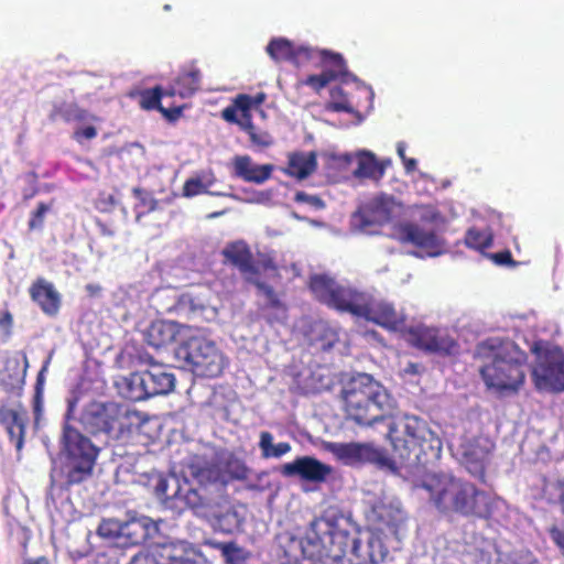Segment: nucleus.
<instances>
[{
    "label": "nucleus",
    "instance_id": "f257e3e1",
    "mask_svg": "<svg viewBox=\"0 0 564 564\" xmlns=\"http://www.w3.org/2000/svg\"><path fill=\"white\" fill-rule=\"evenodd\" d=\"M341 517L332 510L324 511L311 521L304 539H292L284 549L286 564H302L304 560L340 562L350 547L351 564H359L367 560L365 551L356 550L357 539H352L348 531L339 528Z\"/></svg>",
    "mask_w": 564,
    "mask_h": 564
},
{
    "label": "nucleus",
    "instance_id": "f03ea898",
    "mask_svg": "<svg viewBox=\"0 0 564 564\" xmlns=\"http://www.w3.org/2000/svg\"><path fill=\"white\" fill-rule=\"evenodd\" d=\"M421 486L429 494L430 502L444 516L491 520L505 506L498 496L445 474L426 475Z\"/></svg>",
    "mask_w": 564,
    "mask_h": 564
},
{
    "label": "nucleus",
    "instance_id": "7ed1b4c3",
    "mask_svg": "<svg viewBox=\"0 0 564 564\" xmlns=\"http://www.w3.org/2000/svg\"><path fill=\"white\" fill-rule=\"evenodd\" d=\"M191 475L196 479V485L185 482L180 485L174 479L175 489L173 494H169V479L161 473H152L149 477V486L153 488V492L158 499L162 501L166 509L172 510L176 514L191 509L199 512L212 506L215 500V489L218 488L216 482L205 484V479L216 477L215 466L204 456L193 455L187 463Z\"/></svg>",
    "mask_w": 564,
    "mask_h": 564
},
{
    "label": "nucleus",
    "instance_id": "20e7f679",
    "mask_svg": "<svg viewBox=\"0 0 564 564\" xmlns=\"http://www.w3.org/2000/svg\"><path fill=\"white\" fill-rule=\"evenodd\" d=\"M346 419L369 427L390 417L393 400L388 390L371 375L352 376L341 390Z\"/></svg>",
    "mask_w": 564,
    "mask_h": 564
},
{
    "label": "nucleus",
    "instance_id": "39448f33",
    "mask_svg": "<svg viewBox=\"0 0 564 564\" xmlns=\"http://www.w3.org/2000/svg\"><path fill=\"white\" fill-rule=\"evenodd\" d=\"M387 437L392 447L393 465L426 466L440 457L441 441L417 416H404L400 422L390 423Z\"/></svg>",
    "mask_w": 564,
    "mask_h": 564
},
{
    "label": "nucleus",
    "instance_id": "423d86ee",
    "mask_svg": "<svg viewBox=\"0 0 564 564\" xmlns=\"http://www.w3.org/2000/svg\"><path fill=\"white\" fill-rule=\"evenodd\" d=\"M76 403V399L68 401L65 414L66 423L62 434V445L66 457L64 477L67 488L80 485L93 476L99 455V448L90 438L68 423L74 415Z\"/></svg>",
    "mask_w": 564,
    "mask_h": 564
},
{
    "label": "nucleus",
    "instance_id": "0eeeda50",
    "mask_svg": "<svg viewBox=\"0 0 564 564\" xmlns=\"http://www.w3.org/2000/svg\"><path fill=\"white\" fill-rule=\"evenodd\" d=\"M527 359V354L514 343H501L491 362L480 369L485 384L500 393L518 392L524 383Z\"/></svg>",
    "mask_w": 564,
    "mask_h": 564
},
{
    "label": "nucleus",
    "instance_id": "6e6552de",
    "mask_svg": "<svg viewBox=\"0 0 564 564\" xmlns=\"http://www.w3.org/2000/svg\"><path fill=\"white\" fill-rule=\"evenodd\" d=\"M182 367L202 378H218L228 366V359L216 343L205 337L191 336L175 349Z\"/></svg>",
    "mask_w": 564,
    "mask_h": 564
},
{
    "label": "nucleus",
    "instance_id": "1a4fd4ad",
    "mask_svg": "<svg viewBox=\"0 0 564 564\" xmlns=\"http://www.w3.org/2000/svg\"><path fill=\"white\" fill-rule=\"evenodd\" d=\"M404 340L412 347L425 352L451 356L457 351V341L437 327L419 324L403 332Z\"/></svg>",
    "mask_w": 564,
    "mask_h": 564
},
{
    "label": "nucleus",
    "instance_id": "9d476101",
    "mask_svg": "<svg viewBox=\"0 0 564 564\" xmlns=\"http://www.w3.org/2000/svg\"><path fill=\"white\" fill-rule=\"evenodd\" d=\"M200 553L187 543H167L135 554L129 564H199Z\"/></svg>",
    "mask_w": 564,
    "mask_h": 564
},
{
    "label": "nucleus",
    "instance_id": "9b49d317",
    "mask_svg": "<svg viewBox=\"0 0 564 564\" xmlns=\"http://www.w3.org/2000/svg\"><path fill=\"white\" fill-rule=\"evenodd\" d=\"M225 263H229L237 268L245 281L248 278H256L260 273V269L270 270L278 275V265L271 258H264L257 262L249 245L243 240L232 241L226 245L221 250Z\"/></svg>",
    "mask_w": 564,
    "mask_h": 564
},
{
    "label": "nucleus",
    "instance_id": "f8f14e48",
    "mask_svg": "<svg viewBox=\"0 0 564 564\" xmlns=\"http://www.w3.org/2000/svg\"><path fill=\"white\" fill-rule=\"evenodd\" d=\"M536 386L564 391V352L560 348L545 350L532 372Z\"/></svg>",
    "mask_w": 564,
    "mask_h": 564
},
{
    "label": "nucleus",
    "instance_id": "ddd939ff",
    "mask_svg": "<svg viewBox=\"0 0 564 564\" xmlns=\"http://www.w3.org/2000/svg\"><path fill=\"white\" fill-rule=\"evenodd\" d=\"M267 53L278 63L291 62L295 66L315 58V48L306 45H295L284 37L272 39L267 46Z\"/></svg>",
    "mask_w": 564,
    "mask_h": 564
},
{
    "label": "nucleus",
    "instance_id": "4468645a",
    "mask_svg": "<svg viewBox=\"0 0 564 564\" xmlns=\"http://www.w3.org/2000/svg\"><path fill=\"white\" fill-rule=\"evenodd\" d=\"M393 236L402 243H411L421 249H437L442 240L434 229H426L412 221H402L394 226Z\"/></svg>",
    "mask_w": 564,
    "mask_h": 564
},
{
    "label": "nucleus",
    "instance_id": "2eb2a0df",
    "mask_svg": "<svg viewBox=\"0 0 564 564\" xmlns=\"http://www.w3.org/2000/svg\"><path fill=\"white\" fill-rule=\"evenodd\" d=\"M28 422V411L23 404L18 403L14 409L6 404L0 405V424L4 427L10 441L14 443L19 452L24 445Z\"/></svg>",
    "mask_w": 564,
    "mask_h": 564
},
{
    "label": "nucleus",
    "instance_id": "dca6fc26",
    "mask_svg": "<svg viewBox=\"0 0 564 564\" xmlns=\"http://www.w3.org/2000/svg\"><path fill=\"white\" fill-rule=\"evenodd\" d=\"M360 317L390 330H399L404 325L405 318L398 313L392 304L383 301H372L369 296Z\"/></svg>",
    "mask_w": 564,
    "mask_h": 564
},
{
    "label": "nucleus",
    "instance_id": "f3484780",
    "mask_svg": "<svg viewBox=\"0 0 564 564\" xmlns=\"http://www.w3.org/2000/svg\"><path fill=\"white\" fill-rule=\"evenodd\" d=\"M333 469L329 465L311 457H297L292 463H286L282 467L284 476H300L302 479L313 482H323L332 474Z\"/></svg>",
    "mask_w": 564,
    "mask_h": 564
},
{
    "label": "nucleus",
    "instance_id": "a211bd4d",
    "mask_svg": "<svg viewBox=\"0 0 564 564\" xmlns=\"http://www.w3.org/2000/svg\"><path fill=\"white\" fill-rule=\"evenodd\" d=\"M487 441L481 438H471L462 446V463L473 477L481 480L485 478L490 455V448L487 446Z\"/></svg>",
    "mask_w": 564,
    "mask_h": 564
},
{
    "label": "nucleus",
    "instance_id": "6ab92c4d",
    "mask_svg": "<svg viewBox=\"0 0 564 564\" xmlns=\"http://www.w3.org/2000/svg\"><path fill=\"white\" fill-rule=\"evenodd\" d=\"M192 327L173 321L155 319L144 332L148 345L160 349L175 341L183 332L192 333Z\"/></svg>",
    "mask_w": 564,
    "mask_h": 564
},
{
    "label": "nucleus",
    "instance_id": "aec40b11",
    "mask_svg": "<svg viewBox=\"0 0 564 564\" xmlns=\"http://www.w3.org/2000/svg\"><path fill=\"white\" fill-rule=\"evenodd\" d=\"M248 283L253 284L267 300V302L260 308L262 317L265 319V322L270 325L285 322L288 317V307L279 299V295L274 289L271 285L262 282L258 276L248 278Z\"/></svg>",
    "mask_w": 564,
    "mask_h": 564
},
{
    "label": "nucleus",
    "instance_id": "412c9836",
    "mask_svg": "<svg viewBox=\"0 0 564 564\" xmlns=\"http://www.w3.org/2000/svg\"><path fill=\"white\" fill-rule=\"evenodd\" d=\"M354 218L362 229L382 226L391 218V203L384 197H376L359 208Z\"/></svg>",
    "mask_w": 564,
    "mask_h": 564
},
{
    "label": "nucleus",
    "instance_id": "4be33fe9",
    "mask_svg": "<svg viewBox=\"0 0 564 564\" xmlns=\"http://www.w3.org/2000/svg\"><path fill=\"white\" fill-rule=\"evenodd\" d=\"M272 164H256L249 155H236L232 159L234 175L247 183L262 184L272 176Z\"/></svg>",
    "mask_w": 564,
    "mask_h": 564
},
{
    "label": "nucleus",
    "instance_id": "5701e85b",
    "mask_svg": "<svg viewBox=\"0 0 564 564\" xmlns=\"http://www.w3.org/2000/svg\"><path fill=\"white\" fill-rule=\"evenodd\" d=\"M31 300L36 303L43 313L50 316L57 314L61 307V294L55 290L53 283L44 278H37L30 286Z\"/></svg>",
    "mask_w": 564,
    "mask_h": 564
},
{
    "label": "nucleus",
    "instance_id": "b1692460",
    "mask_svg": "<svg viewBox=\"0 0 564 564\" xmlns=\"http://www.w3.org/2000/svg\"><path fill=\"white\" fill-rule=\"evenodd\" d=\"M367 296L368 294L354 288L338 284L328 306L360 317Z\"/></svg>",
    "mask_w": 564,
    "mask_h": 564
},
{
    "label": "nucleus",
    "instance_id": "393cba45",
    "mask_svg": "<svg viewBox=\"0 0 564 564\" xmlns=\"http://www.w3.org/2000/svg\"><path fill=\"white\" fill-rule=\"evenodd\" d=\"M109 411L110 402H91L82 412L79 421L93 434H107L110 424Z\"/></svg>",
    "mask_w": 564,
    "mask_h": 564
},
{
    "label": "nucleus",
    "instance_id": "a878e982",
    "mask_svg": "<svg viewBox=\"0 0 564 564\" xmlns=\"http://www.w3.org/2000/svg\"><path fill=\"white\" fill-rule=\"evenodd\" d=\"M202 74L195 66H189L181 70L178 76L166 87L169 97L180 96L187 98L193 96L200 85Z\"/></svg>",
    "mask_w": 564,
    "mask_h": 564
},
{
    "label": "nucleus",
    "instance_id": "bb28decb",
    "mask_svg": "<svg viewBox=\"0 0 564 564\" xmlns=\"http://www.w3.org/2000/svg\"><path fill=\"white\" fill-rule=\"evenodd\" d=\"M317 169V155L311 152H292L288 156L284 173L297 180H305Z\"/></svg>",
    "mask_w": 564,
    "mask_h": 564
},
{
    "label": "nucleus",
    "instance_id": "cd10ccee",
    "mask_svg": "<svg viewBox=\"0 0 564 564\" xmlns=\"http://www.w3.org/2000/svg\"><path fill=\"white\" fill-rule=\"evenodd\" d=\"M145 379L150 398L170 393L175 386L174 375L166 372L161 367L145 370Z\"/></svg>",
    "mask_w": 564,
    "mask_h": 564
},
{
    "label": "nucleus",
    "instance_id": "c85d7f7f",
    "mask_svg": "<svg viewBox=\"0 0 564 564\" xmlns=\"http://www.w3.org/2000/svg\"><path fill=\"white\" fill-rule=\"evenodd\" d=\"M318 59L324 70L338 79L347 74V65L341 54L327 50L315 48V58Z\"/></svg>",
    "mask_w": 564,
    "mask_h": 564
},
{
    "label": "nucleus",
    "instance_id": "c756f323",
    "mask_svg": "<svg viewBox=\"0 0 564 564\" xmlns=\"http://www.w3.org/2000/svg\"><path fill=\"white\" fill-rule=\"evenodd\" d=\"M147 538V529L140 520L122 522L118 547H130L142 543Z\"/></svg>",
    "mask_w": 564,
    "mask_h": 564
},
{
    "label": "nucleus",
    "instance_id": "7c9ffc66",
    "mask_svg": "<svg viewBox=\"0 0 564 564\" xmlns=\"http://www.w3.org/2000/svg\"><path fill=\"white\" fill-rule=\"evenodd\" d=\"M354 174L358 177L380 178L384 174V166L373 153L362 151L358 154V166Z\"/></svg>",
    "mask_w": 564,
    "mask_h": 564
},
{
    "label": "nucleus",
    "instance_id": "2f4dec72",
    "mask_svg": "<svg viewBox=\"0 0 564 564\" xmlns=\"http://www.w3.org/2000/svg\"><path fill=\"white\" fill-rule=\"evenodd\" d=\"M145 381L144 371L132 372L128 378H126L124 397L133 402L149 399L150 395Z\"/></svg>",
    "mask_w": 564,
    "mask_h": 564
},
{
    "label": "nucleus",
    "instance_id": "473e14b6",
    "mask_svg": "<svg viewBox=\"0 0 564 564\" xmlns=\"http://www.w3.org/2000/svg\"><path fill=\"white\" fill-rule=\"evenodd\" d=\"M338 283L327 275H314L310 280V290L314 296L328 306Z\"/></svg>",
    "mask_w": 564,
    "mask_h": 564
},
{
    "label": "nucleus",
    "instance_id": "72a5a7b5",
    "mask_svg": "<svg viewBox=\"0 0 564 564\" xmlns=\"http://www.w3.org/2000/svg\"><path fill=\"white\" fill-rule=\"evenodd\" d=\"M209 545L218 550L224 557L226 564H245L248 558V552L239 546L236 542H215L210 541Z\"/></svg>",
    "mask_w": 564,
    "mask_h": 564
},
{
    "label": "nucleus",
    "instance_id": "f704fd0d",
    "mask_svg": "<svg viewBox=\"0 0 564 564\" xmlns=\"http://www.w3.org/2000/svg\"><path fill=\"white\" fill-rule=\"evenodd\" d=\"M53 117L61 118L67 123L70 122H86L88 120L97 121L98 118L90 115L86 109L79 107L77 104H63L54 110Z\"/></svg>",
    "mask_w": 564,
    "mask_h": 564
},
{
    "label": "nucleus",
    "instance_id": "c9c22d12",
    "mask_svg": "<svg viewBox=\"0 0 564 564\" xmlns=\"http://www.w3.org/2000/svg\"><path fill=\"white\" fill-rule=\"evenodd\" d=\"M494 242V234L490 228L471 227L465 235V245L474 250L484 251L490 248Z\"/></svg>",
    "mask_w": 564,
    "mask_h": 564
},
{
    "label": "nucleus",
    "instance_id": "e433bc0d",
    "mask_svg": "<svg viewBox=\"0 0 564 564\" xmlns=\"http://www.w3.org/2000/svg\"><path fill=\"white\" fill-rule=\"evenodd\" d=\"M273 436L270 432L263 431L260 433L259 447L263 458H279L291 451V445L288 442L273 444Z\"/></svg>",
    "mask_w": 564,
    "mask_h": 564
},
{
    "label": "nucleus",
    "instance_id": "4c0bfd02",
    "mask_svg": "<svg viewBox=\"0 0 564 564\" xmlns=\"http://www.w3.org/2000/svg\"><path fill=\"white\" fill-rule=\"evenodd\" d=\"M360 462L373 463L381 467L393 466L392 457L388 456L387 451L370 443H361Z\"/></svg>",
    "mask_w": 564,
    "mask_h": 564
},
{
    "label": "nucleus",
    "instance_id": "58836bf2",
    "mask_svg": "<svg viewBox=\"0 0 564 564\" xmlns=\"http://www.w3.org/2000/svg\"><path fill=\"white\" fill-rule=\"evenodd\" d=\"M357 551H365L367 560L359 564H380L386 558L388 551L379 539L371 538L367 543L356 542Z\"/></svg>",
    "mask_w": 564,
    "mask_h": 564
},
{
    "label": "nucleus",
    "instance_id": "ea45409f",
    "mask_svg": "<svg viewBox=\"0 0 564 564\" xmlns=\"http://www.w3.org/2000/svg\"><path fill=\"white\" fill-rule=\"evenodd\" d=\"M8 369L9 365L6 370ZM0 384L6 392L20 394L24 384V372L20 370L19 361L13 362L12 372L7 373V371H4L1 375Z\"/></svg>",
    "mask_w": 564,
    "mask_h": 564
},
{
    "label": "nucleus",
    "instance_id": "a19ab883",
    "mask_svg": "<svg viewBox=\"0 0 564 564\" xmlns=\"http://www.w3.org/2000/svg\"><path fill=\"white\" fill-rule=\"evenodd\" d=\"M169 97L166 94V88H162L161 86H155L150 89H144L140 93V107L144 110H160L162 107V98Z\"/></svg>",
    "mask_w": 564,
    "mask_h": 564
},
{
    "label": "nucleus",
    "instance_id": "79ce46f5",
    "mask_svg": "<svg viewBox=\"0 0 564 564\" xmlns=\"http://www.w3.org/2000/svg\"><path fill=\"white\" fill-rule=\"evenodd\" d=\"M330 100L326 105V110L335 112H356L354 106L346 96L341 87H334L329 91Z\"/></svg>",
    "mask_w": 564,
    "mask_h": 564
},
{
    "label": "nucleus",
    "instance_id": "37998d69",
    "mask_svg": "<svg viewBox=\"0 0 564 564\" xmlns=\"http://www.w3.org/2000/svg\"><path fill=\"white\" fill-rule=\"evenodd\" d=\"M377 523L381 527L391 528L399 521L400 511L390 505L379 503L372 509Z\"/></svg>",
    "mask_w": 564,
    "mask_h": 564
},
{
    "label": "nucleus",
    "instance_id": "c03bdc74",
    "mask_svg": "<svg viewBox=\"0 0 564 564\" xmlns=\"http://www.w3.org/2000/svg\"><path fill=\"white\" fill-rule=\"evenodd\" d=\"M121 524L122 522L116 519H102L97 528V534L115 546H118Z\"/></svg>",
    "mask_w": 564,
    "mask_h": 564
},
{
    "label": "nucleus",
    "instance_id": "a18cd8bd",
    "mask_svg": "<svg viewBox=\"0 0 564 564\" xmlns=\"http://www.w3.org/2000/svg\"><path fill=\"white\" fill-rule=\"evenodd\" d=\"M361 443H340L334 447L335 455L346 463H360Z\"/></svg>",
    "mask_w": 564,
    "mask_h": 564
},
{
    "label": "nucleus",
    "instance_id": "49530a36",
    "mask_svg": "<svg viewBox=\"0 0 564 564\" xmlns=\"http://www.w3.org/2000/svg\"><path fill=\"white\" fill-rule=\"evenodd\" d=\"M120 437L129 434L133 427L140 425V415L137 411H130L120 405Z\"/></svg>",
    "mask_w": 564,
    "mask_h": 564
},
{
    "label": "nucleus",
    "instance_id": "de8ad7c7",
    "mask_svg": "<svg viewBox=\"0 0 564 564\" xmlns=\"http://www.w3.org/2000/svg\"><path fill=\"white\" fill-rule=\"evenodd\" d=\"M243 130L248 133L251 143L259 148H269L273 144L271 134L267 131H258L252 122L243 124Z\"/></svg>",
    "mask_w": 564,
    "mask_h": 564
},
{
    "label": "nucleus",
    "instance_id": "09e8293b",
    "mask_svg": "<svg viewBox=\"0 0 564 564\" xmlns=\"http://www.w3.org/2000/svg\"><path fill=\"white\" fill-rule=\"evenodd\" d=\"M53 204L39 203L34 212H32L29 219V230L42 229L46 214L51 210Z\"/></svg>",
    "mask_w": 564,
    "mask_h": 564
},
{
    "label": "nucleus",
    "instance_id": "8fccbe9b",
    "mask_svg": "<svg viewBox=\"0 0 564 564\" xmlns=\"http://www.w3.org/2000/svg\"><path fill=\"white\" fill-rule=\"evenodd\" d=\"M334 76L328 75L324 69L321 74L310 75L305 79L301 80L299 85H306L312 87L315 91H321L329 83L334 82Z\"/></svg>",
    "mask_w": 564,
    "mask_h": 564
},
{
    "label": "nucleus",
    "instance_id": "3c124183",
    "mask_svg": "<svg viewBox=\"0 0 564 564\" xmlns=\"http://www.w3.org/2000/svg\"><path fill=\"white\" fill-rule=\"evenodd\" d=\"M232 105L238 111L241 112V118L246 121V123L252 122L250 110L253 106V99L251 96L240 94L234 99Z\"/></svg>",
    "mask_w": 564,
    "mask_h": 564
},
{
    "label": "nucleus",
    "instance_id": "603ef678",
    "mask_svg": "<svg viewBox=\"0 0 564 564\" xmlns=\"http://www.w3.org/2000/svg\"><path fill=\"white\" fill-rule=\"evenodd\" d=\"M109 417L110 424L107 434L120 438V405L110 402Z\"/></svg>",
    "mask_w": 564,
    "mask_h": 564
},
{
    "label": "nucleus",
    "instance_id": "864d4df0",
    "mask_svg": "<svg viewBox=\"0 0 564 564\" xmlns=\"http://www.w3.org/2000/svg\"><path fill=\"white\" fill-rule=\"evenodd\" d=\"M25 182L29 187L23 189V199L29 200L39 194V175L34 171H30L24 175Z\"/></svg>",
    "mask_w": 564,
    "mask_h": 564
},
{
    "label": "nucleus",
    "instance_id": "5fc2aeb1",
    "mask_svg": "<svg viewBox=\"0 0 564 564\" xmlns=\"http://www.w3.org/2000/svg\"><path fill=\"white\" fill-rule=\"evenodd\" d=\"M206 192V187L200 178H188L183 185V196L185 197H193Z\"/></svg>",
    "mask_w": 564,
    "mask_h": 564
},
{
    "label": "nucleus",
    "instance_id": "6e6d98bb",
    "mask_svg": "<svg viewBox=\"0 0 564 564\" xmlns=\"http://www.w3.org/2000/svg\"><path fill=\"white\" fill-rule=\"evenodd\" d=\"M98 134V131L96 129V127H94L93 124H87L85 127H77L73 134H72V138L77 142V143H83V141L85 140H93L97 137Z\"/></svg>",
    "mask_w": 564,
    "mask_h": 564
},
{
    "label": "nucleus",
    "instance_id": "4d7b16f0",
    "mask_svg": "<svg viewBox=\"0 0 564 564\" xmlns=\"http://www.w3.org/2000/svg\"><path fill=\"white\" fill-rule=\"evenodd\" d=\"M13 323V315L9 310L0 311V330L4 340L12 336Z\"/></svg>",
    "mask_w": 564,
    "mask_h": 564
},
{
    "label": "nucleus",
    "instance_id": "13d9d810",
    "mask_svg": "<svg viewBox=\"0 0 564 564\" xmlns=\"http://www.w3.org/2000/svg\"><path fill=\"white\" fill-rule=\"evenodd\" d=\"M294 200L296 203H307L316 209H322L325 207V203L321 197L316 195H308L305 192H297L294 196Z\"/></svg>",
    "mask_w": 564,
    "mask_h": 564
},
{
    "label": "nucleus",
    "instance_id": "bf43d9fd",
    "mask_svg": "<svg viewBox=\"0 0 564 564\" xmlns=\"http://www.w3.org/2000/svg\"><path fill=\"white\" fill-rule=\"evenodd\" d=\"M221 117L225 121L239 124L242 129L243 124H246V121L242 118L241 120L238 118V110L232 104L223 109Z\"/></svg>",
    "mask_w": 564,
    "mask_h": 564
},
{
    "label": "nucleus",
    "instance_id": "052dcab7",
    "mask_svg": "<svg viewBox=\"0 0 564 564\" xmlns=\"http://www.w3.org/2000/svg\"><path fill=\"white\" fill-rule=\"evenodd\" d=\"M183 109L184 106H171L169 108L162 106L159 111L167 121L174 122L181 118Z\"/></svg>",
    "mask_w": 564,
    "mask_h": 564
},
{
    "label": "nucleus",
    "instance_id": "680f3d73",
    "mask_svg": "<svg viewBox=\"0 0 564 564\" xmlns=\"http://www.w3.org/2000/svg\"><path fill=\"white\" fill-rule=\"evenodd\" d=\"M549 534L554 544L562 551L564 555V529L552 525L549 529Z\"/></svg>",
    "mask_w": 564,
    "mask_h": 564
},
{
    "label": "nucleus",
    "instance_id": "e2e57ef3",
    "mask_svg": "<svg viewBox=\"0 0 564 564\" xmlns=\"http://www.w3.org/2000/svg\"><path fill=\"white\" fill-rule=\"evenodd\" d=\"M492 260L495 263L500 265H508L513 263L512 254L509 250L500 251L497 253L491 254Z\"/></svg>",
    "mask_w": 564,
    "mask_h": 564
},
{
    "label": "nucleus",
    "instance_id": "0e129e2a",
    "mask_svg": "<svg viewBox=\"0 0 564 564\" xmlns=\"http://www.w3.org/2000/svg\"><path fill=\"white\" fill-rule=\"evenodd\" d=\"M42 392L41 390H37L33 397V413L35 421H39L42 415Z\"/></svg>",
    "mask_w": 564,
    "mask_h": 564
},
{
    "label": "nucleus",
    "instance_id": "69168bd1",
    "mask_svg": "<svg viewBox=\"0 0 564 564\" xmlns=\"http://www.w3.org/2000/svg\"><path fill=\"white\" fill-rule=\"evenodd\" d=\"M555 490H556V494H557V502L560 505L561 512L564 516V478L563 479H558L555 482Z\"/></svg>",
    "mask_w": 564,
    "mask_h": 564
},
{
    "label": "nucleus",
    "instance_id": "338daca9",
    "mask_svg": "<svg viewBox=\"0 0 564 564\" xmlns=\"http://www.w3.org/2000/svg\"><path fill=\"white\" fill-rule=\"evenodd\" d=\"M248 471H249L248 467L243 463L237 460L236 462V469L232 473V476L236 479L243 480V479H246L248 477Z\"/></svg>",
    "mask_w": 564,
    "mask_h": 564
},
{
    "label": "nucleus",
    "instance_id": "774afa93",
    "mask_svg": "<svg viewBox=\"0 0 564 564\" xmlns=\"http://www.w3.org/2000/svg\"><path fill=\"white\" fill-rule=\"evenodd\" d=\"M402 163L406 173H412L416 170L417 162L415 159L406 158Z\"/></svg>",
    "mask_w": 564,
    "mask_h": 564
}]
</instances>
